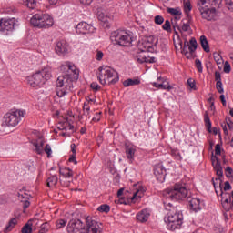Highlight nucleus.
<instances>
[{
	"mask_svg": "<svg viewBox=\"0 0 233 233\" xmlns=\"http://www.w3.org/2000/svg\"><path fill=\"white\" fill-rule=\"evenodd\" d=\"M187 46H188L189 52H191V54L196 56L195 52L198 49V41H196V38H191L189 41V44L187 42Z\"/></svg>",
	"mask_w": 233,
	"mask_h": 233,
	"instance_id": "obj_26",
	"label": "nucleus"
},
{
	"mask_svg": "<svg viewBox=\"0 0 233 233\" xmlns=\"http://www.w3.org/2000/svg\"><path fill=\"white\" fill-rule=\"evenodd\" d=\"M226 5L231 12H233V2L232 0H226Z\"/></svg>",
	"mask_w": 233,
	"mask_h": 233,
	"instance_id": "obj_54",
	"label": "nucleus"
},
{
	"mask_svg": "<svg viewBox=\"0 0 233 233\" xmlns=\"http://www.w3.org/2000/svg\"><path fill=\"white\" fill-rule=\"evenodd\" d=\"M126 156L129 161H134V157L136 156V147L132 146H126Z\"/></svg>",
	"mask_w": 233,
	"mask_h": 233,
	"instance_id": "obj_22",
	"label": "nucleus"
},
{
	"mask_svg": "<svg viewBox=\"0 0 233 233\" xmlns=\"http://www.w3.org/2000/svg\"><path fill=\"white\" fill-rule=\"evenodd\" d=\"M19 20L15 18H1L0 30H16L19 28Z\"/></svg>",
	"mask_w": 233,
	"mask_h": 233,
	"instance_id": "obj_12",
	"label": "nucleus"
},
{
	"mask_svg": "<svg viewBox=\"0 0 233 233\" xmlns=\"http://www.w3.org/2000/svg\"><path fill=\"white\" fill-rule=\"evenodd\" d=\"M182 30H190V22H183Z\"/></svg>",
	"mask_w": 233,
	"mask_h": 233,
	"instance_id": "obj_56",
	"label": "nucleus"
},
{
	"mask_svg": "<svg viewBox=\"0 0 233 233\" xmlns=\"http://www.w3.org/2000/svg\"><path fill=\"white\" fill-rule=\"evenodd\" d=\"M67 233H101V228L90 217L84 218H73L66 227Z\"/></svg>",
	"mask_w": 233,
	"mask_h": 233,
	"instance_id": "obj_3",
	"label": "nucleus"
},
{
	"mask_svg": "<svg viewBox=\"0 0 233 233\" xmlns=\"http://www.w3.org/2000/svg\"><path fill=\"white\" fill-rule=\"evenodd\" d=\"M211 3V6H215V8H219V5H221V0H208ZM207 5V0H206Z\"/></svg>",
	"mask_w": 233,
	"mask_h": 233,
	"instance_id": "obj_43",
	"label": "nucleus"
},
{
	"mask_svg": "<svg viewBox=\"0 0 233 233\" xmlns=\"http://www.w3.org/2000/svg\"><path fill=\"white\" fill-rule=\"evenodd\" d=\"M184 10L186 13H188L192 10V5L190 4V2H186L184 5Z\"/></svg>",
	"mask_w": 233,
	"mask_h": 233,
	"instance_id": "obj_49",
	"label": "nucleus"
},
{
	"mask_svg": "<svg viewBox=\"0 0 233 233\" xmlns=\"http://www.w3.org/2000/svg\"><path fill=\"white\" fill-rule=\"evenodd\" d=\"M158 88H160L161 90H170L172 86H170V84H168V82L163 81L158 85Z\"/></svg>",
	"mask_w": 233,
	"mask_h": 233,
	"instance_id": "obj_39",
	"label": "nucleus"
},
{
	"mask_svg": "<svg viewBox=\"0 0 233 233\" xmlns=\"http://www.w3.org/2000/svg\"><path fill=\"white\" fill-rule=\"evenodd\" d=\"M181 54H184L187 59H194L196 56L188 50V41L185 38L184 45L180 46Z\"/></svg>",
	"mask_w": 233,
	"mask_h": 233,
	"instance_id": "obj_19",
	"label": "nucleus"
},
{
	"mask_svg": "<svg viewBox=\"0 0 233 233\" xmlns=\"http://www.w3.org/2000/svg\"><path fill=\"white\" fill-rule=\"evenodd\" d=\"M76 30H92V25L86 22H81L76 26Z\"/></svg>",
	"mask_w": 233,
	"mask_h": 233,
	"instance_id": "obj_31",
	"label": "nucleus"
},
{
	"mask_svg": "<svg viewBox=\"0 0 233 233\" xmlns=\"http://www.w3.org/2000/svg\"><path fill=\"white\" fill-rule=\"evenodd\" d=\"M97 78L100 85H116L119 81V74L114 68L108 66H103L98 68Z\"/></svg>",
	"mask_w": 233,
	"mask_h": 233,
	"instance_id": "obj_6",
	"label": "nucleus"
},
{
	"mask_svg": "<svg viewBox=\"0 0 233 233\" xmlns=\"http://www.w3.org/2000/svg\"><path fill=\"white\" fill-rule=\"evenodd\" d=\"M52 77V69L46 67L40 71H36L31 76L27 77V83L33 88H41L46 81Z\"/></svg>",
	"mask_w": 233,
	"mask_h": 233,
	"instance_id": "obj_5",
	"label": "nucleus"
},
{
	"mask_svg": "<svg viewBox=\"0 0 233 233\" xmlns=\"http://www.w3.org/2000/svg\"><path fill=\"white\" fill-rule=\"evenodd\" d=\"M220 101L223 106H227V100H225V95H220Z\"/></svg>",
	"mask_w": 233,
	"mask_h": 233,
	"instance_id": "obj_64",
	"label": "nucleus"
},
{
	"mask_svg": "<svg viewBox=\"0 0 233 233\" xmlns=\"http://www.w3.org/2000/svg\"><path fill=\"white\" fill-rule=\"evenodd\" d=\"M211 163L217 176H218V178H216L215 180L212 179L216 194L217 196L221 197L223 208H228V203L232 201V196L228 195V193H223V187H221V177H223V167H221V161L217 156L212 155Z\"/></svg>",
	"mask_w": 233,
	"mask_h": 233,
	"instance_id": "obj_4",
	"label": "nucleus"
},
{
	"mask_svg": "<svg viewBox=\"0 0 233 233\" xmlns=\"http://www.w3.org/2000/svg\"><path fill=\"white\" fill-rule=\"evenodd\" d=\"M25 5V6H27V8H30V10H34V8H35V6H37V1L26 0Z\"/></svg>",
	"mask_w": 233,
	"mask_h": 233,
	"instance_id": "obj_38",
	"label": "nucleus"
},
{
	"mask_svg": "<svg viewBox=\"0 0 233 233\" xmlns=\"http://www.w3.org/2000/svg\"><path fill=\"white\" fill-rule=\"evenodd\" d=\"M83 112L84 113L81 116V119H83V116H85L86 117H90V106L88 105V103H84Z\"/></svg>",
	"mask_w": 233,
	"mask_h": 233,
	"instance_id": "obj_34",
	"label": "nucleus"
},
{
	"mask_svg": "<svg viewBox=\"0 0 233 233\" xmlns=\"http://www.w3.org/2000/svg\"><path fill=\"white\" fill-rule=\"evenodd\" d=\"M226 125L228 127L229 130H232L233 122L230 121V117H226Z\"/></svg>",
	"mask_w": 233,
	"mask_h": 233,
	"instance_id": "obj_53",
	"label": "nucleus"
},
{
	"mask_svg": "<svg viewBox=\"0 0 233 233\" xmlns=\"http://www.w3.org/2000/svg\"><path fill=\"white\" fill-rule=\"evenodd\" d=\"M187 85L192 90H198V87H196V82L194 79L189 78L187 79Z\"/></svg>",
	"mask_w": 233,
	"mask_h": 233,
	"instance_id": "obj_42",
	"label": "nucleus"
},
{
	"mask_svg": "<svg viewBox=\"0 0 233 233\" xmlns=\"http://www.w3.org/2000/svg\"><path fill=\"white\" fill-rule=\"evenodd\" d=\"M157 45V37L152 35H144L138 42L139 50L146 52H154Z\"/></svg>",
	"mask_w": 233,
	"mask_h": 233,
	"instance_id": "obj_10",
	"label": "nucleus"
},
{
	"mask_svg": "<svg viewBox=\"0 0 233 233\" xmlns=\"http://www.w3.org/2000/svg\"><path fill=\"white\" fill-rule=\"evenodd\" d=\"M32 221H37V219L28 220V222L22 228V233H32Z\"/></svg>",
	"mask_w": 233,
	"mask_h": 233,
	"instance_id": "obj_29",
	"label": "nucleus"
},
{
	"mask_svg": "<svg viewBox=\"0 0 233 233\" xmlns=\"http://www.w3.org/2000/svg\"><path fill=\"white\" fill-rule=\"evenodd\" d=\"M204 122L208 132H212V122L210 121V116H208V112L207 111L205 112L204 115Z\"/></svg>",
	"mask_w": 233,
	"mask_h": 233,
	"instance_id": "obj_30",
	"label": "nucleus"
},
{
	"mask_svg": "<svg viewBox=\"0 0 233 233\" xmlns=\"http://www.w3.org/2000/svg\"><path fill=\"white\" fill-rule=\"evenodd\" d=\"M195 65L197 66L198 72H199L201 74L203 72V65L201 64V60L196 59Z\"/></svg>",
	"mask_w": 233,
	"mask_h": 233,
	"instance_id": "obj_40",
	"label": "nucleus"
},
{
	"mask_svg": "<svg viewBox=\"0 0 233 233\" xmlns=\"http://www.w3.org/2000/svg\"><path fill=\"white\" fill-rule=\"evenodd\" d=\"M68 161H69V163H74V165H77V160L76 159V155H71Z\"/></svg>",
	"mask_w": 233,
	"mask_h": 233,
	"instance_id": "obj_61",
	"label": "nucleus"
},
{
	"mask_svg": "<svg viewBox=\"0 0 233 233\" xmlns=\"http://www.w3.org/2000/svg\"><path fill=\"white\" fill-rule=\"evenodd\" d=\"M59 174L61 176H64V177H74V171H72V169L66 167V168H60L59 169Z\"/></svg>",
	"mask_w": 233,
	"mask_h": 233,
	"instance_id": "obj_27",
	"label": "nucleus"
},
{
	"mask_svg": "<svg viewBox=\"0 0 233 233\" xmlns=\"http://www.w3.org/2000/svg\"><path fill=\"white\" fill-rule=\"evenodd\" d=\"M26 112L23 110H16L12 113H6L4 116L2 127H17L21 121V117H25Z\"/></svg>",
	"mask_w": 233,
	"mask_h": 233,
	"instance_id": "obj_8",
	"label": "nucleus"
},
{
	"mask_svg": "<svg viewBox=\"0 0 233 233\" xmlns=\"http://www.w3.org/2000/svg\"><path fill=\"white\" fill-rule=\"evenodd\" d=\"M60 70L64 75L56 80V92L58 97H65L74 90V81L79 79V70L72 62H64Z\"/></svg>",
	"mask_w": 233,
	"mask_h": 233,
	"instance_id": "obj_2",
	"label": "nucleus"
},
{
	"mask_svg": "<svg viewBox=\"0 0 233 233\" xmlns=\"http://www.w3.org/2000/svg\"><path fill=\"white\" fill-rule=\"evenodd\" d=\"M31 25L35 28H52L54 26V18L49 15L35 14L31 18Z\"/></svg>",
	"mask_w": 233,
	"mask_h": 233,
	"instance_id": "obj_7",
	"label": "nucleus"
},
{
	"mask_svg": "<svg viewBox=\"0 0 233 233\" xmlns=\"http://www.w3.org/2000/svg\"><path fill=\"white\" fill-rule=\"evenodd\" d=\"M60 125L62 127L61 130H66V127H68L67 130H74V125L68 123V120L61 122Z\"/></svg>",
	"mask_w": 233,
	"mask_h": 233,
	"instance_id": "obj_35",
	"label": "nucleus"
},
{
	"mask_svg": "<svg viewBox=\"0 0 233 233\" xmlns=\"http://www.w3.org/2000/svg\"><path fill=\"white\" fill-rule=\"evenodd\" d=\"M200 45H201L204 52H206L207 54H208V52H210V46H208V40H207V36H205V35L200 36Z\"/></svg>",
	"mask_w": 233,
	"mask_h": 233,
	"instance_id": "obj_24",
	"label": "nucleus"
},
{
	"mask_svg": "<svg viewBox=\"0 0 233 233\" xmlns=\"http://www.w3.org/2000/svg\"><path fill=\"white\" fill-rule=\"evenodd\" d=\"M167 13L170 14L171 15H181V10L179 8H172V7H167Z\"/></svg>",
	"mask_w": 233,
	"mask_h": 233,
	"instance_id": "obj_32",
	"label": "nucleus"
},
{
	"mask_svg": "<svg viewBox=\"0 0 233 233\" xmlns=\"http://www.w3.org/2000/svg\"><path fill=\"white\" fill-rule=\"evenodd\" d=\"M16 225H17V218H11L7 226L4 229V232L5 233L12 232V230L14 229V227H15Z\"/></svg>",
	"mask_w": 233,
	"mask_h": 233,
	"instance_id": "obj_28",
	"label": "nucleus"
},
{
	"mask_svg": "<svg viewBox=\"0 0 233 233\" xmlns=\"http://www.w3.org/2000/svg\"><path fill=\"white\" fill-rule=\"evenodd\" d=\"M217 90L219 94H223L225 90L223 89V83L222 82H217L216 84Z\"/></svg>",
	"mask_w": 233,
	"mask_h": 233,
	"instance_id": "obj_47",
	"label": "nucleus"
},
{
	"mask_svg": "<svg viewBox=\"0 0 233 233\" xmlns=\"http://www.w3.org/2000/svg\"><path fill=\"white\" fill-rule=\"evenodd\" d=\"M176 19H179V18H177V16H176L175 19L172 20V22H171L172 28H173V30H181V28L179 27V24H177V22H176Z\"/></svg>",
	"mask_w": 233,
	"mask_h": 233,
	"instance_id": "obj_45",
	"label": "nucleus"
},
{
	"mask_svg": "<svg viewBox=\"0 0 233 233\" xmlns=\"http://www.w3.org/2000/svg\"><path fill=\"white\" fill-rule=\"evenodd\" d=\"M215 81L221 83V73H219V71L215 72Z\"/></svg>",
	"mask_w": 233,
	"mask_h": 233,
	"instance_id": "obj_52",
	"label": "nucleus"
},
{
	"mask_svg": "<svg viewBox=\"0 0 233 233\" xmlns=\"http://www.w3.org/2000/svg\"><path fill=\"white\" fill-rule=\"evenodd\" d=\"M33 146L35 147V152L36 154H43L45 152V140L43 138H38L33 142Z\"/></svg>",
	"mask_w": 233,
	"mask_h": 233,
	"instance_id": "obj_21",
	"label": "nucleus"
},
{
	"mask_svg": "<svg viewBox=\"0 0 233 233\" xmlns=\"http://www.w3.org/2000/svg\"><path fill=\"white\" fill-rule=\"evenodd\" d=\"M188 196V189L185 187V184L177 183L172 188H167L163 191V198L165 209L167 210V216L165 217V222L167 223V228L168 230H177L181 228L183 225V213L181 208L177 206L172 205L168 201H182Z\"/></svg>",
	"mask_w": 233,
	"mask_h": 233,
	"instance_id": "obj_1",
	"label": "nucleus"
},
{
	"mask_svg": "<svg viewBox=\"0 0 233 233\" xmlns=\"http://www.w3.org/2000/svg\"><path fill=\"white\" fill-rule=\"evenodd\" d=\"M98 212H105L108 214L110 212V206L107 204H103L97 208Z\"/></svg>",
	"mask_w": 233,
	"mask_h": 233,
	"instance_id": "obj_36",
	"label": "nucleus"
},
{
	"mask_svg": "<svg viewBox=\"0 0 233 233\" xmlns=\"http://www.w3.org/2000/svg\"><path fill=\"white\" fill-rule=\"evenodd\" d=\"M172 24H170V20H166L165 24L162 25L163 30H171Z\"/></svg>",
	"mask_w": 233,
	"mask_h": 233,
	"instance_id": "obj_48",
	"label": "nucleus"
},
{
	"mask_svg": "<svg viewBox=\"0 0 233 233\" xmlns=\"http://www.w3.org/2000/svg\"><path fill=\"white\" fill-rule=\"evenodd\" d=\"M136 85H141V80L139 78H128L123 82V86L126 88H128V86H136Z\"/></svg>",
	"mask_w": 233,
	"mask_h": 233,
	"instance_id": "obj_23",
	"label": "nucleus"
},
{
	"mask_svg": "<svg viewBox=\"0 0 233 233\" xmlns=\"http://www.w3.org/2000/svg\"><path fill=\"white\" fill-rule=\"evenodd\" d=\"M232 70V67L230 66V63L228 61H226L224 64V72L225 74H230V71Z\"/></svg>",
	"mask_w": 233,
	"mask_h": 233,
	"instance_id": "obj_41",
	"label": "nucleus"
},
{
	"mask_svg": "<svg viewBox=\"0 0 233 233\" xmlns=\"http://www.w3.org/2000/svg\"><path fill=\"white\" fill-rule=\"evenodd\" d=\"M94 0H80V3L82 4V5H92V2H93Z\"/></svg>",
	"mask_w": 233,
	"mask_h": 233,
	"instance_id": "obj_62",
	"label": "nucleus"
},
{
	"mask_svg": "<svg viewBox=\"0 0 233 233\" xmlns=\"http://www.w3.org/2000/svg\"><path fill=\"white\" fill-rule=\"evenodd\" d=\"M175 34L173 35V41H174V45H175V48H180L183 46V41H181L180 35H182V37L185 38V32H187V30H179V31H174Z\"/></svg>",
	"mask_w": 233,
	"mask_h": 233,
	"instance_id": "obj_17",
	"label": "nucleus"
},
{
	"mask_svg": "<svg viewBox=\"0 0 233 233\" xmlns=\"http://www.w3.org/2000/svg\"><path fill=\"white\" fill-rule=\"evenodd\" d=\"M44 151L46 152V154H47V157H50V156H52V147H50V144H46Z\"/></svg>",
	"mask_w": 233,
	"mask_h": 233,
	"instance_id": "obj_44",
	"label": "nucleus"
},
{
	"mask_svg": "<svg viewBox=\"0 0 233 233\" xmlns=\"http://www.w3.org/2000/svg\"><path fill=\"white\" fill-rule=\"evenodd\" d=\"M66 223H68L66 219L60 218L56 220V229L59 230V228H65V227H66Z\"/></svg>",
	"mask_w": 233,
	"mask_h": 233,
	"instance_id": "obj_33",
	"label": "nucleus"
},
{
	"mask_svg": "<svg viewBox=\"0 0 233 233\" xmlns=\"http://www.w3.org/2000/svg\"><path fill=\"white\" fill-rule=\"evenodd\" d=\"M121 32L122 33H119V31H113L110 39L111 41H115L116 45H120V46H128V45H131L132 41H134V36L127 31Z\"/></svg>",
	"mask_w": 233,
	"mask_h": 233,
	"instance_id": "obj_9",
	"label": "nucleus"
},
{
	"mask_svg": "<svg viewBox=\"0 0 233 233\" xmlns=\"http://www.w3.org/2000/svg\"><path fill=\"white\" fill-rule=\"evenodd\" d=\"M164 22H165V18H163V16L161 15L155 16L156 25H163Z\"/></svg>",
	"mask_w": 233,
	"mask_h": 233,
	"instance_id": "obj_46",
	"label": "nucleus"
},
{
	"mask_svg": "<svg viewBox=\"0 0 233 233\" xmlns=\"http://www.w3.org/2000/svg\"><path fill=\"white\" fill-rule=\"evenodd\" d=\"M222 130H224V134H228V130L227 129V122H223L221 124Z\"/></svg>",
	"mask_w": 233,
	"mask_h": 233,
	"instance_id": "obj_63",
	"label": "nucleus"
},
{
	"mask_svg": "<svg viewBox=\"0 0 233 233\" xmlns=\"http://www.w3.org/2000/svg\"><path fill=\"white\" fill-rule=\"evenodd\" d=\"M171 156L177 159V161H181L183 157H181V153L177 149H171Z\"/></svg>",
	"mask_w": 233,
	"mask_h": 233,
	"instance_id": "obj_37",
	"label": "nucleus"
},
{
	"mask_svg": "<svg viewBox=\"0 0 233 233\" xmlns=\"http://www.w3.org/2000/svg\"><path fill=\"white\" fill-rule=\"evenodd\" d=\"M57 181H59V178H57V175H52L46 180L47 187L49 188H54V187L57 185Z\"/></svg>",
	"mask_w": 233,
	"mask_h": 233,
	"instance_id": "obj_25",
	"label": "nucleus"
},
{
	"mask_svg": "<svg viewBox=\"0 0 233 233\" xmlns=\"http://www.w3.org/2000/svg\"><path fill=\"white\" fill-rule=\"evenodd\" d=\"M17 196L19 198V199L21 200V203H23V208L24 210H26V208H28V207H30V195L23 192V190H20L17 193Z\"/></svg>",
	"mask_w": 233,
	"mask_h": 233,
	"instance_id": "obj_18",
	"label": "nucleus"
},
{
	"mask_svg": "<svg viewBox=\"0 0 233 233\" xmlns=\"http://www.w3.org/2000/svg\"><path fill=\"white\" fill-rule=\"evenodd\" d=\"M91 88H92V90H95L96 92H97L98 90H101V86L99 84H97L96 82H93L91 84Z\"/></svg>",
	"mask_w": 233,
	"mask_h": 233,
	"instance_id": "obj_50",
	"label": "nucleus"
},
{
	"mask_svg": "<svg viewBox=\"0 0 233 233\" xmlns=\"http://www.w3.org/2000/svg\"><path fill=\"white\" fill-rule=\"evenodd\" d=\"M135 59L137 63H140V65H142V63H156L157 61V58L148 55V51L143 50H140V52L136 55Z\"/></svg>",
	"mask_w": 233,
	"mask_h": 233,
	"instance_id": "obj_13",
	"label": "nucleus"
},
{
	"mask_svg": "<svg viewBox=\"0 0 233 233\" xmlns=\"http://www.w3.org/2000/svg\"><path fill=\"white\" fill-rule=\"evenodd\" d=\"M154 175L157 177V181L163 183L165 177H167V169L163 167V163H158L154 167Z\"/></svg>",
	"mask_w": 233,
	"mask_h": 233,
	"instance_id": "obj_14",
	"label": "nucleus"
},
{
	"mask_svg": "<svg viewBox=\"0 0 233 233\" xmlns=\"http://www.w3.org/2000/svg\"><path fill=\"white\" fill-rule=\"evenodd\" d=\"M71 152L73 156H76L77 153V146L76 144H71Z\"/></svg>",
	"mask_w": 233,
	"mask_h": 233,
	"instance_id": "obj_58",
	"label": "nucleus"
},
{
	"mask_svg": "<svg viewBox=\"0 0 233 233\" xmlns=\"http://www.w3.org/2000/svg\"><path fill=\"white\" fill-rule=\"evenodd\" d=\"M103 52L102 51H97L96 55V61H101V59H103Z\"/></svg>",
	"mask_w": 233,
	"mask_h": 233,
	"instance_id": "obj_57",
	"label": "nucleus"
},
{
	"mask_svg": "<svg viewBox=\"0 0 233 233\" xmlns=\"http://www.w3.org/2000/svg\"><path fill=\"white\" fill-rule=\"evenodd\" d=\"M197 8L204 19H208V17H210V14H216V9L218 7L213 6L212 8H208V5H207V0H198Z\"/></svg>",
	"mask_w": 233,
	"mask_h": 233,
	"instance_id": "obj_11",
	"label": "nucleus"
},
{
	"mask_svg": "<svg viewBox=\"0 0 233 233\" xmlns=\"http://www.w3.org/2000/svg\"><path fill=\"white\" fill-rule=\"evenodd\" d=\"M136 218L137 221H139V223H147L148 218H150V211H148V209H142L137 214Z\"/></svg>",
	"mask_w": 233,
	"mask_h": 233,
	"instance_id": "obj_20",
	"label": "nucleus"
},
{
	"mask_svg": "<svg viewBox=\"0 0 233 233\" xmlns=\"http://www.w3.org/2000/svg\"><path fill=\"white\" fill-rule=\"evenodd\" d=\"M187 201L189 203L190 210H193V212H199V210H201V199L188 197Z\"/></svg>",
	"mask_w": 233,
	"mask_h": 233,
	"instance_id": "obj_16",
	"label": "nucleus"
},
{
	"mask_svg": "<svg viewBox=\"0 0 233 233\" xmlns=\"http://www.w3.org/2000/svg\"><path fill=\"white\" fill-rule=\"evenodd\" d=\"M224 190L227 192V190H232V186H230V182L226 181L224 186Z\"/></svg>",
	"mask_w": 233,
	"mask_h": 233,
	"instance_id": "obj_60",
	"label": "nucleus"
},
{
	"mask_svg": "<svg viewBox=\"0 0 233 233\" xmlns=\"http://www.w3.org/2000/svg\"><path fill=\"white\" fill-rule=\"evenodd\" d=\"M101 25L103 26V28L106 29V28H110V24L108 23V21L106 20H101Z\"/></svg>",
	"mask_w": 233,
	"mask_h": 233,
	"instance_id": "obj_55",
	"label": "nucleus"
},
{
	"mask_svg": "<svg viewBox=\"0 0 233 233\" xmlns=\"http://www.w3.org/2000/svg\"><path fill=\"white\" fill-rule=\"evenodd\" d=\"M215 154L216 156H221V146L219 144L215 146Z\"/></svg>",
	"mask_w": 233,
	"mask_h": 233,
	"instance_id": "obj_51",
	"label": "nucleus"
},
{
	"mask_svg": "<svg viewBox=\"0 0 233 233\" xmlns=\"http://www.w3.org/2000/svg\"><path fill=\"white\" fill-rule=\"evenodd\" d=\"M224 210H226V212H230V210H233V200H231L230 202H228V208H224Z\"/></svg>",
	"mask_w": 233,
	"mask_h": 233,
	"instance_id": "obj_59",
	"label": "nucleus"
},
{
	"mask_svg": "<svg viewBox=\"0 0 233 233\" xmlns=\"http://www.w3.org/2000/svg\"><path fill=\"white\" fill-rule=\"evenodd\" d=\"M55 50L58 56H65V54H68V43L66 40H60L56 43Z\"/></svg>",
	"mask_w": 233,
	"mask_h": 233,
	"instance_id": "obj_15",
	"label": "nucleus"
}]
</instances>
